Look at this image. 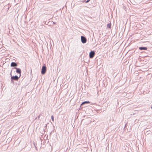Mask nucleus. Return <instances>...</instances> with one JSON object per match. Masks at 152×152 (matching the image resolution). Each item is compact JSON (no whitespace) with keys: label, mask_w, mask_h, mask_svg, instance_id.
<instances>
[{"label":"nucleus","mask_w":152,"mask_h":152,"mask_svg":"<svg viewBox=\"0 0 152 152\" xmlns=\"http://www.w3.org/2000/svg\"><path fill=\"white\" fill-rule=\"evenodd\" d=\"M10 76L11 77V82L12 83L14 82L13 81L18 80L20 77H18L17 75L12 76V71H11Z\"/></svg>","instance_id":"f257e3e1"},{"label":"nucleus","mask_w":152,"mask_h":152,"mask_svg":"<svg viewBox=\"0 0 152 152\" xmlns=\"http://www.w3.org/2000/svg\"><path fill=\"white\" fill-rule=\"evenodd\" d=\"M46 67L45 65L43 66L42 68L41 73L42 75H44L46 72Z\"/></svg>","instance_id":"f03ea898"},{"label":"nucleus","mask_w":152,"mask_h":152,"mask_svg":"<svg viewBox=\"0 0 152 152\" xmlns=\"http://www.w3.org/2000/svg\"><path fill=\"white\" fill-rule=\"evenodd\" d=\"M81 42L83 44L86 43L87 42L86 38L85 37L83 36H81Z\"/></svg>","instance_id":"7ed1b4c3"},{"label":"nucleus","mask_w":152,"mask_h":152,"mask_svg":"<svg viewBox=\"0 0 152 152\" xmlns=\"http://www.w3.org/2000/svg\"><path fill=\"white\" fill-rule=\"evenodd\" d=\"M16 69V70L15 71L16 72L20 74L19 77H20L21 76V69L20 68L17 67H15L14 68H13L12 69Z\"/></svg>","instance_id":"20e7f679"},{"label":"nucleus","mask_w":152,"mask_h":152,"mask_svg":"<svg viewBox=\"0 0 152 152\" xmlns=\"http://www.w3.org/2000/svg\"><path fill=\"white\" fill-rule=\"evenodd\" d=\"M95 55V52L94 51L91 50L89 53V56L90 58H92Z\"/></svg>","instance_id":"39448f33"},{"label":"nucleus","mask_w":152,"mask_h":152,"mask_svg":"<svg viewBox=\"0 0 152 152\" xmlns=\"http://www.w3.org/2000/svg\"><path fill=\"white\" fill-rule=\"evenodd\" d=\"M18 66V63L15 62H12L10 64V66L11 67H16Z\"/></svg>","instance_id":"423d86ee"},{"label":"nucleus","mask_w":152,"mask_h":152,"mask_svg":"<svg viewBox=\"0 0 152 152\" xmlns=\"http://www.w3.org/2000/svg\"><path fill=\"white\" fill-rule=\"evenodd\" d=\"M140 50H146L147 49V48L144 47H139V48Z\"/></svg>","instance_id":"0eeeda50"},{"label":"nucleus","mask_w":152,"mask_h":152,"mask_svg":"<svg viewBox=\"0 0 152 152\" xmlns=\"http://www.w3.org/2000/svg\"><path fill=\"white\" fill-rule=\"evenodd\" d=\"M111 23H108L107 25V27L109 28H110L111 27Z\"/></svg>","instance_id":"6e6552de"},{"label":"nucleus","mask_w":152,"mask_h":152,"mask_svg":"<svg viewBox=\"0 0 152 152\" xmlns=\"http://www.w3.org/2000/svg\"><path fill=\"white\" fill-rule=\"evenodd\" d=\"M90 103V102L89 101H85L83 102L81 104V105H82L85 103Z\"/></svg>","instance_id":"1a4fd4ad"},{"label":"nucleus","mask_w":152,"mask_h":152,"mask_svg":"<svg viewBox=\"0 0 152 152\" xmlns=\"http://www.w3.org/2000/svg\"><path fill=\"white\" fill-rule=\"evenodd\" d=\"M51 119L53 121H54V117H53V115H52L51 116Z\"/></svg>","instance_id":"9d476101"},{"label":"nucleus","mask_w":152,"mask_h":152,"mask_svg":"<svg viewBox=\"0 0 152 152\" xmlns=\"http://www.w3.org/2000/svg\"><path fill=\"white\" fill-rule=\"evenodd\" d=\"M90 1V0H87L85 1V3H88Z\"/></svg>","instance_id":"9b49d317"},{"label":"nucleus","mask_w":152,"mask_h":152,"mask_svg":"<svg viewBox=\"0 0 152 152\" xmlns=\"http://www.w3.org/2000/svg\"><path fill=\"white\" fill-rule=\"evenodd\" d=\"M144 52L145 53H148L149 52L148 50H146V52Z\"/></svg>","instance_id":"f8f14e48"},{"label":"nucleus","mask_w":152,"mask_h":152,"mask_svg":"<svg viewBox=\"0 0 152 152\" xmlns=\"http://www.w3.org/2000/svg\"><path fill=\"white\" fill-rule=\"evenodd\" d=\"M86 1V0H83V1H82V2H85V1Z\"/></svg>","instance_id":"ddd939ff"},{"label":"nucleus","mask_w":152,"mask_h":152,"mask_svg":"<svg viewBox=\"0 0 152 152\" xmlns=\"http://www.w3.org/2000/svg\"><path fill=\"white\" fill-rule=\"evenodd\" d=\"M53 23H54V24H55L56 23H55V22H53Z\"/></svg>","instance_id":"4468645a"},{"label":"nucleus","mask_w":152,"mask_h":152,"mask_svg":"<svg viewBox=\"0 0 152 152\" xmlns=\"http://www.w3.org/2000/svg\"><path fill=\"white\" fill-rule=\"evenodd\" d=\"M151 108H152V106L151 107Z\"/></svg>","instance_id":"2eb2a0df"}]
</instances>
